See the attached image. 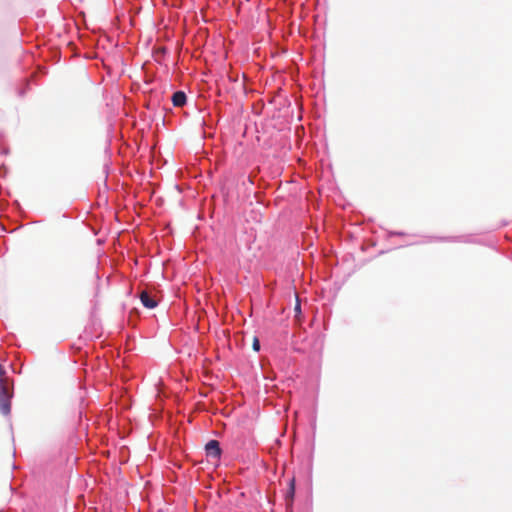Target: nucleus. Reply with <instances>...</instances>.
Instances as JSON below:
<instances>
[{
    "label": "nucleus",
    "instance_id": "7ed1b4c3",
    "mask_svg": "<svg viewBox=\"0 0 512 512\" xmlns=\"http://www.w3.org/2000/svg\"><path fill=\"white\" fill-rule=\"evenodd\" d=\"M141 303L148 309H153L158 305V299L155 295H152L150 292L143 290L140 293Z\"/></svg>",
    "mask_w": 512,
    "mask_h": 512
},
{
    "label": "nucleus",
    "instance_id": "20e7f679",
    "mask_svg": "<svg viewBox=\"0 0 512 512\" xmlns=\"http://www.w3.org/2000/svg\"><path fill=\"white\" fill-rule=\"evenodd\" d=\"M187 100L186 94L183 91H177L172 96V102L175 107H182Z\"/></svg>",
    "mask_w": 512,
    "mask_h": 512
},
{
    "label": "nucleus",
    "instance_id": "0eeeda50",
    "mask_svg": "<svg viewBox=\"0 0 512 512\" xmlns=\"http://www.w3.org/2000/svg\"><path fill=\"white\" fill-rule=\"evenodd\" d=\"M296 300H297V302L295 305V312L300 313V311H301L300 302H299L298 298Z\"/></svg>",
    "mask_w": 512,
    "mask_h": 512
},
{
    "label": "nucleus",
    "instance_id": "f257e3e1",
    "mask_svg": "<svg viewBox=\"0 0 512 512\" xmlns=\"http://www.w3.org/2000/svg\"><path fill=\"white\" fill-rule=\"evenodd\" d=\"M6 372L0 364V412L3 415H8L11 411V397L12 392L9 387V380L6 377Z\"/></svg>",
    "mask_w": 512,
    "mask_h": 512
},
{
    "label": "nucleus",
    "instance_id": "39448f33",
    "mask_svg": "<svg viewBox=\"0 0 512 512\" xmlns=\"http://www.w3.org/2000/svg\"><path fill=\"white\" fill-rule=\"evenodd\" d=\"M294 490H295V488H294V480L292 479V480L290 481V488H289V492H288V496H289L290 498H292V497H293V495H294Z\"/></svg>",
    "mask_w": 512,
    "mask_h": 512
},
{
    "label": "nucleus",
    "instance_id": "423d86ee",
    "mask_svg": "<svg viewBox=\"0 0 512 512\" xmlns=\"http://www.w3.org/2000/svg\"><path fill=\"white\" fill-rule=\"evenodd\" d=\"M253 349H254V351H259L260 350V343H259V340L257 338H254V340H253Z\"/></svg>",
    "mask_w": 512,
    "mask_h": 512
},
{
    "label": "nucleus",
    "instance_id": "f03ea898",
    "mask_svg": "<svg viewBox=\"0 0 512 512\" xmlns=\"http://www.w3.org/2000/svg\"><path fill=\"white\" fill-rule=\"evenodd\" d=\"M205 451L208 457L218 460L221 455L219 442L217 440H210L205 446Z\"/></svg>",
    "mask_w": 512,
    "mask_h": 512
}]
</instances>
